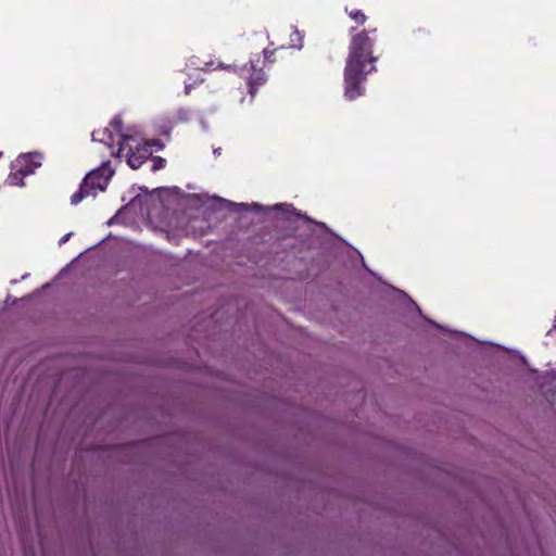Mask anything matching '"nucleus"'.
I'll return each instance as SVG.
<instances>
[{
  "label": "nucleus",
  "instance_id": "obj_1",
  "mask_svg": "<svg viewBox=\"0 0 556 556\" xmlns=\"http://www.w3.org/2000/svg\"><path fill=\"white\" fill-rule=\"evenodd\" d=\"M377 58L372 55V40L367 34L353 37L344 68V96L354 100L362 94V83L365 77L376 70Z\"/></svg>",
  "mask_w": 556,
  "mask_h": 556
},
{
  "label": "nucleus",
  "instance_id": "obj_2",
  "mask_svg": "<svg viewBox=\"0 0 556 556\" xmlns=\"http://www.w3.org/2000/svg\"><path fill=\"white\" fill-rule=\"evenodd\" d=\"M112 127L116 131L113 137L112 131L109 129L97 130L92 134L94 141L104 142L109 148L112 149V154L121 155L124 151L126 152L127 163L131 168H139L147 159L152 154V150L148 143L137 142L135 146L129 144L130 137L121 135V123L114 121Z\"/></svg>",
  "mask_w": 556,
  "mask_h": 556
},
{
  "label": "nucleus",
  "instance_id": "obj_3",
  "mask_svg": "<svg viewBox=\"0 0 556 556\" xmlns=\"http://www.w3.org/2000/svg\"><path fill=\"white\" fill-rule=\"evenodd\" d=\"M114 170L111 168L109 163H103L99 168L90 172L80 190L71 197L72 204H78L86 197H96L99 192L105 190Z\"/></svg>",
  "mask_w": 556,
  "mask_h": 556
},
{
  "label": "nucleus",
  "instance_id": "obj_4",
  "mask_svg": "<svg viewBox=\"0 0 556 556\" xmlns=\"http://www.w3.org/2000/svg\"><path fill=\"white\" fill-rule=\"evenodd\" d=\"M42 155L40 153H25L16 157L12 165V169L21 174L22 177L33 174L36 168L40 167Z\"/></svg>",
  "mask_w": 556,
  "mask_h": 556
},
{
  "label": "nucleus",
  "instance_id": "obj_5",
  "mask_svg": "<svg viewBox=\"0 0 556 556\" xmlns=\"http://www.w3.org/2000/svg\"><path fill=\"white\" fill-rule=\"evenodd\" d=\"M20 175L21 174L17 173L16 170L14 173H11L7 179V184L10 186H23V178L20 177Z\"/></svg>",
  "mask_w": 556,
  "mask_h": 556
},
{
  "label": "nucleus",
  "instance_id": "obj_6",
  "mask_svg": "<svg viewBox=\"0 0 556 556\" xmlns=\"http://www.w3.org/2000/svg\"><path fill=\"white\" fill-rule=\"evenodd\" d=\"M264 80H265L264 74L261 72L256 73L254 77H251L249 80V84L251 87V92H253V88L255 85H261L264 83Z\"/></svg>",
  "mask_w": 556,
  "mask_h": 556
},
{
  "label": "nucleus",
  "instance_id": "obj_7",
  "mask_svg": "<svg viewBox=\"0 0 556 556\" xmlns=\"http://www.w3.org/2000/svg\"><path fill=\"white\" fill-rule=\"evenodd\" d=\"M349 14H350V17L358 24H363L366 20L365 15L361 11H357V10H353Z\"/></svg>",
  "mask_w": 556,
  "mask_h": 556
},
{
  "label": "nucleus",
  "instance_id": "obj_8",
  "mask_svg": "<svg viewBox=\"0 0 556 556\" xmlns=\"http://www.w3.org/2000/svg\"><path fill=\"white\" fill-rule=\"evenodd\" d=\"M165 160L162 159V157H155L153 159V166H152V169L153 170H157V169H161L165 166Z\"/></svg>",
  "mask_w": 556,
  "mask_h": 556
},
{
  "label": "nucleus",
  "instance_id": "obj_9",
  "mask_svg": "<svg viewBox=\"0 0 556 556\" xmlns=\"http://www.w3.org/2000/svg\"><path fill=\"white\" fill-rule=\"evenodd\" d=\"M71 236V233H67L65 235L61 240H60V243L63 244L65 243L67 240H68V237Z\"/></svg>",
  "mask_w": 556,
  "mask_h": 556
},
{
  "label": "nucleus",
  "instance_id": "obj_10",
  "mask_svg": "<svg viewBox=\"0 0 556 556\" xmlns=\"http://www.w3.org/2000/svg\"><path fill=\"white\" fill-rule=\"evenodd\" d=\"M218 67H223V68H227V70H235V67H233V66H231V65H227V66H225V65H224V64H222V63L218 65Z\"/></svg>",
  "mask_w": 556,
  "mask_h": 556
}]
</instances>
